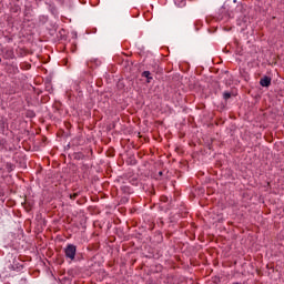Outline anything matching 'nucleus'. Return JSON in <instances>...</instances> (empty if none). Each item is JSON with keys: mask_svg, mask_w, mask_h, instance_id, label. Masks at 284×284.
<instances>
[{"mask_svg": "<svg viewBox=\"0 0 284 284\" xmlns=\"http://www.w3.org/2000/svg\"><path fill=\"white\" fill-rule=\"evenodd\" d=\"M64 256L69 261H74V258H77V245L68 244L64 247Z\"/></svg>", "mask_w": 284, "mask_h": 284, "instance_id": "obj_1", "label": "nucleus"}, {"mask_svg": "<svg viewBox=\"0 0 284 284\" xmlns=\"http://www.w3.org/2000/svg\"><path fill=\"white\" fill-rule=\"evenodd\" d=\"M260 85H262V88H270L272 85V78L264 75L260 80Z\"/></svg>", "mask_w": 284, "mask_h": 284, "instance_id": "obj_2", "label": "nucleus"}, {"mask_svg": "<svg viewBox=\"0 0 284 284\" xmlns=\"http://www.w3.org/2000/svg\"><path fill=\"white\" fill-rule=\"evenodd\" d=\"M142 77H144V79H146L148 83H150L152 81V73L150 71H144L142 73Z\"/></svg>", "mask_w": 284, "mask_h": 284, "instance_id": "obj_3", "label": "nucleus"}, {"mask_svg": "<svg viewBox=\"0 0 284 284\" xmlns=\"http://www.w3.org/2000/svg\"><path fill=\"white\" fill-rule=\"evenodd\" d=\"M174 3L178 8H183L186 3V0H174Z\"/></svg>", "mask_w": 284, "mask_h": 284, "instance_id": "obj_4", "label": "nucleus"}, {"mask_svg": "<svg viewBox=\"0 0 284 284\" xmlns=\"http://www.w3.org/2000/svg\"><path fill=\"white\" fill-rule=\"evenodd\" d=\"M223 99H224V101H227V100H230V99H232V93L231 92H224L223 93Z\"/></svg>", "mask_w": 284, "mask_h": 284, "instance_id": "obj_5", "label": "nucleus"}, {"mask_svg": "<svg viewBox=\"0 0 284 284\" xmlns=\"http://www.w3.org/2000/svg\"><path fill=\"white\" fill-rule=\"evenodd\" d=\"M79 197V193H73L69 195V199H71V201H75Z\"/></svg>", "mask_w": 284, "mask_h": 284, "instance_id": "obj_6", "label": "nucleus"}, {"mask_svg": "<svg viewBox=\"0 0 284 284\" xmlns=\"http://www.w3.org/2000/svg\"><path fill=\"white\" fill-rule=\"evenodd\" d=\"M7 170L8 172H12V170H14V165L12 163H7Z\"/></svg>", "mask_w": 284, "mask_h": 284, "instance_id": "obj_7", "label": "nucleus"}, {"mask_svg": "<svg viewBox=\"0 0 284 284\" xmlns=\"http://www.w3.org/2000/svg\"><path fill=\"white\" fill-rule=\"evenodd\" d=\"M158 174L159 176H163V171H160Z\"/></svg>", "mask_w": 284, "mask_h": 284, "instance_id": "obj_8", "label": "nucleus"}, {"mask_svg": "<svg viewBox=\"0 0 284 284\" xmlns=\"http://www.w3.org/2000/svg\"><path fill=\"white\" fill-rule=\"evenodd\" d=\"M0 63H1V58H0Z\"/></svg>", "mask_w": 284, "mask_h": 284, "instance_id": "obj_9", "label": "nucleus"}]
</instances>
